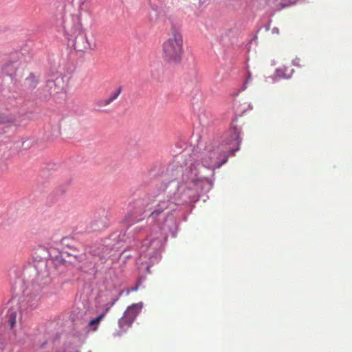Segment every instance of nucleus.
Wrapping results in <instances>:
<instances>
[{
    "label": "nucleus",
    "instance_id": "9d476101",
    "mask_svg": "<svg viewBox=\"0 0 352 352\" xmlns=\"http://www.w3.org/2000/svg\"><path fill=\"white\" fill-rule=\"evenodd\" d=\"M298 1V0H283V1L278 2V1L276 0L274 3H270L267 0H266V5L271 7H276L277 5H280L282 8H285L289 6L295 5Z\"/></svg>",
    "mask_w": 352,
    "mask_h": 352
},
{
    "label": "nucleus",
    "instance_id": "20e7f679",
    "mask_svg": "<svg viewBox=\"0 0 352 352\" xmlns=\"http://www.w3.org/2000/svg\"><path fill=\"white\" fill-rule=\"evenodd\" d=\"M234 151L232 148L224 149L223 145H219L216 148L208 146L202 154V165L210 169L219 168L226 163L228 155H233Z\"/></svg>",
    "mask_w": 352,
    "mask_h": 352
},
{
    "label": "nucleus",
    "instance_id": "f257e3e1",
    "mask_svg": "<svg viewBox=\"0 0 352 352\" xmlns=\"http://www.w3.org/2000/svg\"><path fill=\"white\" fill-rule=\"evenodd\" d=\"M38 302L36 296L33 297L25 294L19 303L10 308L7 312V325L10 330V338L13 341H20L25 335L23 312L28 309H34Z\"/></svg>",
    "mask_w": 352,
    "mask_h": 352
},
{
    "label": "nucleus",
    "instance_id": "423d86ee",
    "mask_svg": "<svg viewBox=\"0 0 352 352\" xmlns=\"http://www.w3.org/2000/svg\"><path fill=\"white\" fill-rule=\"evenodd\" d=\"M142 307L143 304L141 302L132 304V305L129 306L125 310L124 315L118 320L119 327L124 330L126 328H129Z\"/></svg>",
    "mask_w": 352,
    "mask_h": 352
},
{
    "label": "nucleus",
    "instance_id": "4468645a",
    "mask_svg": "<svg viewBox=\"0 0 352 352\" xmlns=\"http://www.w3.org/2000/svg\"><path fill=\"white\" fill-rule=\"evenodd\" d=\"M137 289H138V287H133L131 289V291H132V292H135Z\"/></svg>",
    "mask_w": 352,
    "mask_h": 352
},
{
    "label": "nucleus",
    "instance_id": "9b49d317",
    "mask_svg": "<svg viewBox=\"0 0 352 352\" xmlns=\"http://www.w3.org/2000/svg\"><path fill=\"white\" fill-rule=\"evenodd\" d=\"M14 120V118L12 115L5 113H0V125L13 122Z\"/></svg>",
    "mask_w": 352,
    "mask_h": 352
},
{
    "label": "nucleus",
    "instance_id": "ddd939ff",
    "mask_svg": "<svg viewBox=\"0 0 352 352\" xmlns=\"http://www.w3.org/2000/svg\"><path fill=\"white\" fill-rule=\"evenodd\" d=\"M116 301H118V299H117V298H116V299H114L113 301H111V304H110V306H111H111H113V305L115 304V302H116Z\"/></svg>",
    "mask_w": 352,
    "mask_h": 352
},
{
    "label": "nucleus",
    "instance_id": "1a4fd4ad",
    "mask_svg": "<svg viewBox=\"0 0 352 352\" xmlns=\"http://www.w3.org/2000/svg\"><path fill=\"white\" fill-rule=\"evenodd\" d=\"M122 92V87H119L116 89L110 95H109L108 98L104 99L103 100L100 101V107H107L111 104L116 99L118 98V96Z\"/></svg>",
    "mask_w": 352,
    "mask_h": 352
},
{
    "label": "nucleus",
    "instance_id": "2eb2a0df",
    "mask_svg": "<svg viewBox=\"0 0 352 352\" xmlns=\"http://www.w3.org/2000/svg\"><path fill=\"white\" fill-rule=\"evenodd\" d=\"M275 1L276 0H267V2H269L270 3H274Z\"/></svg>",
    "mask_w": 352,
    "mask_h": 352
},
{
    "label": "nucleus",
    "instance_id": "7ed1b4c3",
    "mask_svg": "<svg viewBox=\"0 0 352 352\" xmlns=\"http://www.w3.org/2000/svg\"><path fill=\"white\" fill-rule=\"evenodd\" d=\"M203 177L199 175L197 165L192 164L184 170L182 175V184L177 186V192L186 195L184 201L194 199L197 190L201 186Z\"/></svg>",
    "mask_w": 352,
    "mask_h": 352
},
{
    "label": "nucleus",
    "instance_id": "0eeeda50",
    "mask_svg": "<svg viewBox=\"0 0 352 352\" xmlns=\"http://www.w3.org/2000/svg\"><path fill=\"white\" fill-rule=\"evenodd\" d=\"M109 307H107L106 309H104V312L100 314V316L91 320L89 322L88 325H87V328H88V330L91 331H96L98 328V326L100 325L101 320H103V318H104V316L107 315V313L109 311Z\"/></svg>",
    "mask_w": 352,
    "mask_h": 352
},
{
    "label": "nucleus",
    "instance_id": "39448f33",
    "mask_svg": "<svg viewBox=\"0 0 352 352\" xmlns=\"http://www.w3.org/2000/svg\"><path fill=\"white\" fill-rule=\"evenodd\" d=\"M184 199H186V195H183L182 193L177 192L175 195V197L170 199H160L158 200V204L155 206V210L153 212L151 213V217L153 219L157 218L159 214L163 212L166 209H170L171 210H174L175 206L178 204L177 201L179 200H182L184 202H188L190 200L185 201Z\"/></svg>",
    "mask_w": 352,
    "mask_h": 352
},
{
    "label": "nucleus",
    "instance_id": "f8f14e48",
    "mask_svg": "<svg viewBox=\"0 0 352 352\" xmlns=\"http://www.w3.org/2000/svg\"><path fill=\"white\" fill-rule=\"evenodd\" d=\"M84 39L86 41V45L84 46L85 50H96L97 47V44L95 40L92 38H89L87 36H85Z\"/></svg>",
    "mask_w": 352,
    "mask_h": 352
},
{
    "label": "nucleus",
    "instance_id": "f03ea898",
    "mask_svg": "<svg viewBox=\"0 0 352 352\" xmlns=\"http://www.w3.org/2000/svg\"><path fill=\"white\" fill-rule=\"evenodd\" d=\"M184 53L182 34L173 29L171 34L162 45V57L164 61L171 64H178L182 60Z\"/></svg>",
    "mask_w": 352,
    "mask_h": 352
},
{
    "label": "nucleus",
    "instance_id": "6e6552de",
    "mask_svg": "<svg viewBox=\"0 0 352 352\" xmlns=\"http://www.w3.org/2000/svg\"><path fill=\"white\" fill-rule=\"evenodd\" d=\"M294 72L291 66H280L275 71L274 76L277 78H289Z\"/></svg>",
    "mask_w": 352,
    "mask_h": 352
}]
</instances>
